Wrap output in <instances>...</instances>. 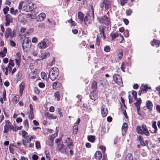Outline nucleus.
<instances>
[{
	"mask_svg": "<svg viewBox=\"0 0 160 160\" xmlns=\"http://www.w3.org/2000/svg\"><path fill=\"white\" fill-rule=\"evenodd\" d=\"M59 74L58 68L56 67H54L50 70L48 77L52 81H54L58 78Z\"/></svg>",
	"mask_w": 160,
	"mask_h": 160,
	"instance_id": "1",
	"label": "nucleus"
},
{
	"mask_svg": "<svg viewBox=\"0 0 160 160\" xmlns=\"http://www.w3.org/2000/svg\"><path fill=\"white\" fill-rule=\"evenodd\" d=\"M136 131L138 134H143L148 136L150 135V133L148 130L147 128L146 125L143 123L141 127L138 126L136 128Z\"/></svg>",
	"mask_w": 160,
	"mask_h": 160,
	"instance_id": "2",
	"label": "nucleus"
},
{
	"mask_svg": "<svg viewBox=\"0 0 160 160\" xmlns=\"http://www.w3.org/2000/svg\"><path fill=\"white\" fill-rule=\"evenodd\" d=\"M31 44L30 39L28 38H25L22 43V47L24 52H27L30 48Z\"/></svg>",
	"mask_w": 160,
	"mask_h": 160,
	"instance_id": "3",
	"label": "nucleus"
},
{
	"mask_svg": "<svg viewBox=\"0 0 160 160\" xmlns=\"http://www.w3.org/2000/svg\"><path fill=\"white\" fill-rule=\"evenodd\" d=\"M16 31L14 30L12 32V29L9 28H8L6 30L5 36L6 38H8L9 37L12 38L16 36Z\"/></svg>",
	"mask_w": 160,
	"mask_h": 160,
	"instance_id": "4",
	"label": "nucleus"
},
{
	"mask_svg": "<svg viewBox=\"0 0 160 160\" xmlns=\"http://www.w3.org/2000/svg\"><path fill=\"white\" fill-rule=\"evenodd\" d=\"M98 19L100 23H104L107 25H108L109 24V18L106 15H104L102 17L98 18Z\"/></svg>",
	"mask_w": 160,
	"mask_h": 160,
	"instance_id": "5",
	"label": "nucleus"
},
{
	"mask_svg": "<svg viewBox=\"0 0 160 160\" xmlns=\"http://www.w3.org/2000/svg\"><path fill=\"white\" fill-rule=\"evenodd\" d=\"M94 11L92 9L91 13H88L85 16L84 18V23L86 25L88 26L87 22H88L89 20L92 18V19H93L94 18Z\"/></svg>",
	"mask_w": 160,
	"mask_h": 160,
	"instance_id": "6",
	"label": "nucleus"
},
{
	"mask_svg": "<svg viewBox=\"0 0 160 160\" xmlns=\"http://www.w3.org/2000/svg\"><path fill=\"white\" fill-rule=\"evenodd\" d=\"M113 78L114 81L118 84L121 86L122 85V78L118 74H114Z\"/></svg>",
	"mask_w": 160,
	"mask_h": 160,
	"instance_id": "7",
	"label": "nucleus"
},
{
	"mask_svg": "<svg viewBox=\"0 0 160 160\" xmlns=\"http://www.w3.org/2000/svg\"><path fill=\"white\" fill-rule=\"evenodd\" d=\"M48 41L47 39H44L42 41L39 42L38 45V47L39 49H45L48 46L46 42Z\"/></svg>",
	"mask_w": 160,
	"mask_h": 160,
	"instance_id": "8",
	"label": "nucleus"
},
{
	"mask_svg": "<svg viewBox=\"0 0 160 160\" xmlns=\"http://www.w3.org/2000/svg\"><path fill=\"white\" fill-rule=\"evenodd\" d=\"M5 17V22H4L5 25L7 27L9 26L10 23L12 22L13 19L12 16L8 14L6 15Z\"/></svg>",
	"mask_w": 160,
	"mask_h": 160,
	"instance_id": "9",
	"label": "nucleus"
},
{
	"mask_svg": "<svg viewBox=\"0 0 160 160\" xmlns=\"http://www.w3.org/2000/svg\"><path fill=\"white\" fill-rule=\"evenodd\" d=\"M66 142V145L68 147L69 149H72L73 147V145L72 144V141L71 138L68 137L67 138L66 140H65Z\"/></svg>",
	"mask_w": 160,
	"mask_h": 160,
	"instance_id": "10",
	"label": "nucleus"
},
{
	"mask_svg": "<svg viewBox=\"0 0 160 160\" xmlns=\"http://www.w3.org/2000/svg\"><path fill=\"white\" fill-rule=\"evenodd\" d=\"M46 17V15L44 13H41L36 17V19L38 22L43 21Z\"/></svg>",
	"mask_w": 160,
	"mask_h": 160,
	"instance_id": "11",
	"label": "nucleus"
},
{
	"mask_svg": "<svg viewBox=\"0 0 160 160\" xmlns=\"http://www.w3.org/2000/svg\"><path fill=\"white\" fill-rule=\"evenodd\" d=\"M105 28L102 26H100L99 28V31L100 32V34L102 37L104 39L106 38L104 33Z\"/></svg>",
	"mask_w": 160,
	"mask_h": 160,
	"instance_id": "12",
	"label": "nucleus"
},
{
	"mask_svg": "<svg viewBox=\"0 0 160 160\" xmlns=\"http://www.w3.org/2000/svg\"><path fill=\"white\" fill-rule=\"evenodd\" d=\"M36 5H34L33 3L32 4H29L27 5L26 7L27 8V11L32 12L33 11V9L35 8Z\"/></svg>",
	"mask_w": 160,
	"mask_h": 160,
	"instance_id": "13",
	"label": "nucleus"
},
{
	"mask_svg": "<svg viewBox=\"0 0 160 160\" xmlns=\"http://www.w3.org/2000/svg\"><path fill=\"white\" fill-rule=\"evenodd\" d=\"M105 108V106L104 105H103L101 108L102 115L103 117H106L108 113V111L107 109Z\"/></svg>",
	"mask_w": 160,
	"mask_h": 160,
	"instance_id": "14",
	"label": "nucleus"
},
{
	"mask_svg": "<svg viewBox=\"0 0 160 160\" xmlns=\"http://www.w3.org/2000/svg\"><path fill=\"white\" fill-rule=\"evenodd\" d=\"M25 16L22 13L20 14L18 16V20L20 22H24L26 21L25 18Z\"/></svg>",
	"mask_w": 160,
	"mask_h": 160,
	"instance_id": "15",
	"label": "nucleus"
},
{
	"mask_svg": "<svg viewBox=\"0 0 160 160\" xmlns=\"http://www.w3.org/2000/svg\"><path fill=\"white\" fill-rule=\"evenodd\" d=\"M89 96L91 99L94 101L95 100L98 98V96L95 93L94 91H93L90 93Z\"/></svg>",
	"mask_w": 160,
	"mask_h": 160,
	"instance_id": "16",
	"label": "nucleus"
},
{
	"mask_svg": "<svg viewBox=\"0 0 160 160\" xmlns=\"http://www.w3.org/2000/svg\"><path fill=\"white\" fill-rule=\"evenodd\" d=\"M94 156L96 159L100 160L102 158V153L99 151H97L95 154Z\"/></svg>",
	"mask_w": 160,
	"mask_h": 160,
	"instance_id": "17",
	"label": "nucleus"
},
{
	"mask_svg": "<svg viewBox=\"0 0 160 160\" xmlns=\"http://www.w3.org/2000/svg\"><path fill=\"white\" fill-rule=\"evenodd\" d=\"M128 125L126 123H124L122 127V134L124 136L125 134V132L126 131L127 129Z\"/></svg>",
	"mask_w": 160,
	"mask_h": 160,
	"instance_id": "18",
	"label": "nucleus"
},
{
	"mask_svg": "<svg viewBox=\"0 0 160 160\" xmlns=\"http://www.w3.org/2000/svg\"><path fill=\"white\" fill-rule=\"evenodd\" d=\"M151 44L153 46L158 47L160 45V41L157 40L156 39H153V41L151 42Z\"/></svg>",
	"mask_w": 160,
	"mask_h": 160,
	"instance_id": "19",
	"label": "nucleus"
},
{
	"mask_svg": "<svg viewBox=\"0 0 160 160\" xmlns=\"http://www.w3.org/2000/svg\"><path fill=\"white\" fill-rule=\"evenodd\" d=\"M11 125L6 124L4 126V133H6L8 132L9 131H11Z\"/></svg>",
	"mask_w": 160,
	"mask_h": 160,
	"instance_id": "20",
	"label": "nucleus"
},
{
	"mask_svg": "<svg viewBox=\"0 0 160 160\" xmlns=\"http://www.w3.org/2000/svg\"><path fill=\"white\" fill-rule=\"evenodd\" d=\"M146 106L147 108L149 110H152L153 107V104L152 102L150 101H148L146 103Z\"/></svg>",
	"mask_w": 160,
	"mask_h": 160,
	"instance_id": "21",
	"label": "nucleus"
},
{
	"mask_svg": "<svg viewBox=\"0 0 160 160\" xmlns=\"http://www.w3.org/2000/svg\"><path fill=\"white\" fill-rule=\"evenodd\" d=\"M58 146L59 151L64 153L65 152V149H63L64 145L63 144H58Z\"/></svg>",
	"mask_w": 160,
	"mask_h": 160,
	"instance_id": "22",
	"label": "nucleus"
},
{
	"mask_svg": "<svg viewBox=\"0 0 160 160\" xmlns=\"http://www.w3.org/2000/svg\"><path fill=\"white\" fill-rule=\"evenodd\" d=\"M105 8L106 10H108L111 7V3L108 0H104Z\"/></svg>",
	"mask_w": 160,
	"mask_h": 160,
	"instance_id": "23",
	"label": "nucleus"
},
{
	"mask_svg": "<svg viewBox=\"0 0 160 160\" xmlns=\"http://www.w3.org/2000/svg\"><path fill=\"white\" fill-rule=\"evenodd\" d=\"M88 140L91 142H93L95 140V136L93 135H89L88 136Z\"/></svg>",
	"mask_w": 160,
	"mask_h": 160,
	"instance_id": "24",
	"label": "nucleus"
},
{
	"mask_svg": "<svg viewBox=\"0 0 160 160\" xmlns=\"http://www.w3.org/2000/svg\"><path fill=\"white\" fill-rule=\"evenodd\" d=\"M84 14L81 12H79L78 13V17L81 22H82L83 20Z\"/></svg>",
	"mask_w": 160,
	"mask_h": 160,
	"instance_id": "25",
	"label": "nucleus"
},
{
	"mask_svg": "<svg viewBox=\"0 0 160 160\" xmlns=\"http://www.w3.org/2000/svg\"><path fill=\"white\" fill-rule=\"evenodd\" d=\"M91 87L92 89L93 90V91H95L97 89V83L96 81H94L92 82Z\"/></svg>",
	"mask_w": 160,
	"mask_h": 160,
	"instance_id": "26",
	"label": "nucleus"
},
{
	"mask_svg": "<svg viewBox=\"0 0 160 160\" xmlns=\"http://www.w3.org/2000/svg\"><path fill=\"white\" fill-rule=\"evenodd\" d=\"M47 117L49 119H55L57 117L53 114H50L48 112L46 114Z\"/></svg>",
	"mask_w": 160,
	"mask_h": 160,
	"instance_id": "27",
	"label": "nucleus"
},
{
	"mask_svg": "<svg viewBox=\"0 0 160 160\" xmlns=\"http://www.w3.org/2000/svg\"><path fill=\"white\" fill-rule=\"evenodd\" d=\"M25 86V84L24 83L22 82L20 85L19 89L20 92L21 93H22L23 92Z\"/></svg>",
	"mask_w": 160,
	"mask_h": 160,
	"instance_id": "28",
	"label": "nucleus"
},
{
	"mask_svg": "<svg viewBox=\"0 0 160 160\" xmlns=\"http://www.w3.org/2000/svg\"><path fill=\"white\" fill-rule=\"evenodd\" d=\"M50 54L49 52H44L42 53L41 55V59H43L45 58L47 56H49Z\"/></svg>",
	"mask_w": 160,
	"mask_h": 160,
	"instance_id": "29",
	"label": "nucleus"
},
{
	"mask_svg": "<svg viewBox=\"0 0 160 160\" xmlns=\"http://www.w3.org/2000/svg\"><path fill=\"white\" fill-rule=\"evenodd\" d=\"M18 10L16 9L14 10L13 8H11L10 9V12L13 15H15L17 14L18 13Z\"/></svg>",
	"mask_w": 160,
	"mask_h": 160,
	"instance_id": "30",
	"label": "nucleus"
},
{
	"mask_svg": "<svg viewBox=\"0 0 160 160\" xmlns=\"http://www.w3.org/2000/svg\"><path fill=\"white\" fill-rule=\"evenodd\" d=\"M54 97L58 101L60 100V93L58 91L54 93Z\"/></svg>",
	"mask_w": 160,
	"mask_h": 160,
	"instance_id": "31",
	"label": "nucleus"
},
{
	"mask_svg": "<svg viewBox=\"0 0 160 160\" xmlns=\"http://www.w3.org/2000/svg\"><path fill=\"white\" fill-rule=\"evenodd\" d=\"M123 51L122 49H120L118 50V58L120 60H121L123 56Z\"/></svg>",
	"mask_w": 160,
	"mask_h": 160,
	"instance_id": "32",
	"label": "nucleus"
},
{
	"mask_svg": "<svg viewBox=\"0 0 160 160\" xmlns=\"http://www.w3.org/2000/svg\"><path fill=\"white\" fill-rule=\"evenodd\" d=\"M78 126L77 125H74L73 128V133L76 134L78 131Z\"/></svg>",
	"mask_w": 160,
	"mask_h": 160,
	"instance_id": "33",
	"label": "nucleus"
},
{
	"mask_svg": "<svg viewBox=\"0 0 160 160\" xmlns=\"http://www.w3.org/2000/svg\"><path fill=\"white\" fill-rule=\"evenodd\" d=\"M125 160H133V158L132 154L128 153L126 158Z\"/></svg>",
	"mask_w": 160,
	"mask_h": 160,
	"instance_id": "34",
	"label": "nucleus"
},
{
	"mask_svg": "<svg viewBox=\"0 0 160 160\" xmlns=\"http://www.w3.org/2000/svg\"><path fill=\"white\" fill-rule=\"evenodd\" d=\"M110 36L112 37V40H113V39L116 38L118 37V34L117 32L112 33L110 35Z\"/></svg>",
	"mask_w": 160,
	"mask_h": 160,
	"instance_id": "35",
	"label": "nucleus"
},
{
	"mask_svg": "<svg viewBox=\"0 0 160 160\" xmlns=\"http://www.w3.org/2000/svg\"><path fill=\"white\" fill-rule=\"evenodd\" d=\"M152 127L154 129V133H156L157 131V128L156 126V121H154L152 124Z\"/></svg>",
	"mask_w": 160,
	"mask_h": 160,
	"instance_id": "36",
	"label": "nucleus"
},
{
	"mask_svg": "<svg viewBox=\"0 0 160 160\" xmlns=\"http://www.w3.org/2000/svg\"><path fill=\"white\" fill-rule=\"evenodd\" d=\"M9 8L8 6H6L5 8L3 9V11L5 15H7L8 12L9 10Z\"/></svg>",
	"mask_w": 160,
	"mask_h": 160,
	"instance_id": "37",
	"label": "nucleus"
},
{
	"mask_svg": "<svg viewBox=\"0 0 160 160\" xmlns=\"http://www.w3.org/2000/svg\"><path fill=\"white\" fill-rule=\"evenodd\" d=\"M68 22L70 23L71 26H76V23L75 22L73 21L72 18H71L70 20H68Z\"/></svg>",
	"mask_w": 160,
	"mask_h": 160,
	"instance_id": "38",
	"label": "nucleus"
},
{
	"mask_svg": "<svg viewBox=\"0 0 160 160\" xmlns=\"http://www.w3.org/2000/svg\"><path fill=\"white\" fill-rule=\"evenodd\" d=\"M23 124L24 127L26 128H28L29 127V125L28 123V120H25L23 122Z\"/></svg>",
	"mask_w": 160,
	"mask_h": 160,
	"instance_id": "39",
	"label": "nucleus"
},
{
	"mask_svg": "<svg viewBox=\"0 0 160 160\" xmlns=\"http://www.w3.org/2000/svg\"><path fill=\"white\" fill-rule=\"evenodd\" d=\"M22 76V72L21 71H19L18 72V73L17 74V78L18 80H19L21 78Z\"/></svg>",
	"mask_w": 160,
	"mask_h": 160,
	"instance_id": "40",
	"label": "nucleus"
},
{
	"mask_svg": "<svg viewBox=\"0 0 160 160\" xmlns=\"http://www.w3.org/2000/svg\"><path fill=\"white\" fill-rule=\"evenodd\" d=\"M36 148L37 149H39L41 147L40 143L39 142L36 141L35 142Z\"/></svg>",
	"mask_w": 160,
	"mask_h": 160,
	"instance_id": "41",
	"label": "nucleus"
},
{
	"mask_svg": "<svg viewBox=\"0 0 160 160\" xmlns=\"http://www.w3.org/2000/svg\"><path fill=\"white\" fill-rule=\"evenodd\" d=\"M58 83V82H55L52 84V88L54 89H56L57 88V86Z\"/></svg>",
	"mask_w": 160,
	"mask_h": 160,
	"instance_id": "42",
	"label": "nucleus"
},
{
	"mask_svg": "<svg viewBox=\"0 0 160 160\" xmlns=\"http://www.w3.org/2000/svg\"><path fill=\"white\" fill-rule=\"evenodd\" d=\"M132 94L133 96L134 99L136 100L137 98V93L136 92L134 91H132Z\"/></svg>",
	"mask_w": 160,
	"mask_h": 160,
	"instance_id": "43",
	"label": "nucleus"
},
{
	"mask_svg": "<svg viewBox=\"0 0 160 160\" xmlns=\"http://www.w3.org/2000/svg\"><path fill=\"white\" fill-rule=\"evenodd\" d=\"M128 0H120V4L122 6H124L127 2Z\"/></svg>",
	"mask_w": 160,
	"mask_h": 160,
	"instance_id": "44",
	"label": "nucleus"
},
{
	"mask_svg": "<svg viewBox=\"0 0 160 160\" xmlns=\"http://www.w3.org/2000/svg\"><path fill=\"white\" fill-rule=\"evenodd\" d=\"M141 103L135 102L134 104L135 105V106L136 107L137 111H139L140 109V106Z\"/></svg>",
	"mask_w": 160,
	"mask_h": 160,
	"instance_id": "45",
	"label": "nucleus"
},
{
	"mask_svg": "<svg viewBox=\"0 0 160 160\" xmlns=\"http://www.w3.org/2000/svg\"><path fill=\"white\" fill-rule=\"evenodd\" d=\"M151 87H148L146 85H145L143 86V88H141V89H142V91L143 92L146 91L147 89H151Z\"/></svg>",
	"mask_w": 160,
	"mask_h": 160,
	"instance_id": "46",
	"label": "nucleus"
},
{
	"mask_svg": "<svg viewBox=\"0 0 160 160\" xmlns=\"http://www.w3.org/2000/svg\"><path fill=\"white\" fill-rule=\"evenodd\" d=\"M110 50V47L108 46H106L104 48V50L106 52H109Z\"/></svg>",
	"mask_w": 160,
	"mask_h": 160,
	"instance_id": "47",
	"label": "nucleus"
},
{
	"mask_svg": "<svg viewBox=\"0 0 160 160\" xmlns=\"http://www.w3.org/2000/svg\"><path fill=\"white\" fill-rule=\"evenodd\" d=\"M140 143L143 146H145L146 144L148 145V144L147 141H146L145 142H144L143 140L140 142Z\"/></svg>",
	"mask_w": 160,
	"mask_h": 160,
	"instance_id": "48",
	"label": "nucleus"
},
{
	"mask_svg": "<svg viewBox=\"0 0 160 160\" xmlns=\"http://www.w3.org/2000/svg\"><path fill=\"white\" fill-rule=\"evenodd\" d=\"M99 147L100 149L102 150V152L104 153L105 152V151L106 150L105 147L102 145H100Z\"/></svg>",
	"mask_w": 160,
	"mask_h": 160,
	"instance_id": "49",
	"label": "nucleus"
},
{
	"mask_svg": "<svg viewBox=\"0 0 160 160\" xmlns=\"http://www.w3.org/2000/svg\"><path fill=\"white\" fill-rule=\"evenodd\" d=\"M9 63H8V65L12 66V67H13L14 66V63L13 62V61L12 59H10L9 60Z\"/></svg>",
	"mask_w": 160,
	"mask_h": 160,
	"instance_id": "50",
	"label": "nucleus"
},
{
	"mask_svg": "<svg viewBox=\"0 0 160 160\" xmlns=\"http://www.w3.org/2000/svg\"><path fill=\"white\" fill-rule=\"evenodd\" d=\"M132 12V11L131 9L127 10L126 11V14L127 16L130 15Z\"/></svg>",
	"mask_w": 160,
	"mask_h": 160,
	"instance_id": "51",
	"label": "nucleus"
},
{
	"mask_svg": "<svg viewBox=\"0 0 160 160\" xmlns=\"http://www.w3.org/2000/svg\"><path fill=\"white\" fill-rule=\"evenodd\" d=\"M29 118L31 120H32L34 118V115H33V113H30L28 116Z\"/></svg>",
	"mask_w": 160,
	"mask_h": 160,
	"instance_id": "52",
	"label": "nucleus"
},
{
	"mask_svg": "<svg viewBox=\"0 0 160 160\" xmlns=\"http://www.w3.org/2000/svg\"><path fill=\"white\" fill-rule=\"evenodd\" d=\"M23 6V2H20L19 3V6L18 7V9L21 10Z\"/></svg>",
	"mask_w": 160,
	"mask_h": 160,
	"instance_id": "53",
	"label": "nucleus"
},
{
	"mask_svg": "<svg viewBox=\"0 0 160 160\" xmlns=\"http://www.w3.org/2000/svg\"><path fill=\"white\" fill-rule=\"evenodd\" d=\"M124 36L126 37H128L129 35V32L127 30H126L124 32Z\"/></svg>",
	"mask_w": 160,
	"mask_h": 160,
	"instance_id": "54",
	"label": "nucleus"
},
{
	"mask_svg": "<svg viewBox=\"0 0 160 160\" xmlns=\"http://www.w3.org/2000/svg\"><path fill=\"white\" fill-rule=\"evenodd\" d=\"M38 157L36 154H34L32 155V158L33 160H38Z\"/></svg>",
	"mask_w": 160,
	"mask_h": 160,
	"instance_id": "55",
	"label": "nucleus"
},
{
	"mask_svg": "<svg viewBox=\"0 0 160 160\" xmlns=\"http://www.w3.org/2000/svg\"><path fill=\"white\" fill-rule=\"evenodd\" d=\"M16 62V64L18 66H19L20 65V59H15Z\"/></svg>",
	"mask_w": 160,
	"mask_h": 160,
	"instance_id": "56",
	"label": "nucleus"
},
{
	"mask_svg": "<svg viewBox=\"0 0 160 160\" xmlns=\"http://www.w3.org/2000/svg\"><path fill=\"white\" fill-rule=\"evenodd\" d=\"M38 39L37 38L34 37L32 39V42L33 43H36L37 42Z\"/></svg>",
	"mask_w": 160,
	"mask_h": 160,
	"instance_id": "57",
	"label": "nucleus"
},
{
	"mask_svg": "<svg viewBox=\"0 0 160 160\" xmlns=\"http://www.w3.org/2000/svg\"><path fill=\"white\" fill-rule=\"evenodd\" d=\"M34 92L36 94H38L39 93V90L37 88H34Z\"/></svg>",
	"mask_w": 160,
	"mask_h": 160,
	"instance_id": "58",
	"label": "nucleus"
},
{
	"mask_svg": "<svg viewBox=\"0 0 160 160\" xmlns=\"http://www.w3.org/2000/svg\"><path fill=\"white\" fill-rule=\"evenodd\" d=\"M22 136L24 138H25V136L28 134V133L24 130L22 131Z\"/></svg>",
	"mask_w": 160,
	"mask_h": 160,
	"instance_id": "59",
	"label": "nucleus"
},
{
	"mask_svg": "<svg viewBox=\"0 0 160 160\" xmlns=\"http://www.w3.org/2000/svg\"><path fill=\"white\" fill-rule=\"evenodd\" d=\"M38 86L40 88H43L45 87V84L43 82H40L38 84Z\"/></svg>",
	"mask_w": 160,
	"mask_h": 160,
	"instance_id": "60",
	"label": "nucleus"
},
{
	"mask_svg": "<svg viewBox=\"0 0 160 160\" xmlns=\"http://www.w3.org/2000/svg\"><path fill=\"white\" fill-rule=\"evenodd\" d=\"M10 44L11 46L13 47H15L16 46V43L14 42L12 40H10Z\"/></svg>",
	"mask_w": 160,
	"mask_h": 160,
	"instance_id": "61",
	"label": "nucleus"
},
{
	"mask_svg": "<svg viewBox=\"0 0 160 160\" xmlns=\"http://www.w3.org/2000/svg\"><path fill=\"white\" fill-rule=\"evenodd\" d=\"M5 4L6 5L10 6L11 4V2L10 0H6L5 2Z\"/></svg>",
	"mask_w": 160,
	"mask_h": 160,
	"instance_id": "62",
	"label": "nucleus"
},
{
	"mask_svg": "<svg viewBox=\"0 0 160 160\" xmlns=\"http://www.w3.org/2000/svg\"><path fill=\"white\" fill-rule=\"evenodd\" d=\"M33 138L32 136H31L30 137H29V138H27V142L30 143L31 141L32 140V139Z\"/></svg>",
	"mask_w": 160,
	"mask_h": 160,
	"instance_id": "63",
	"label": "nucleus"
},
{
	"mask_svg": "<svg viewBox=\"0 0 160 160\" xmlns=\"http://www.w3.org/2000/svg\"><path fill=\"white\" fill-rule=\"evenodd\" d=\"M123 21L126 25H128L129 23V21L127 19L124 18L123 19Z\"/></svg>",
	"mask_w": 160,
	"mask_h": 160,
	"instance_id": "64",
	"label": "nucleus"
}]
</instances>
